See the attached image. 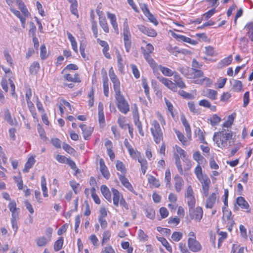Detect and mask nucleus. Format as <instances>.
<instances>
[{
    "mask_svg": "<svg viewBox=\"0 0 253 253\" xmlns=\"http://www.w3.org/2000/svg\"><path fill=\"white\" fill-rule=\"evenodd\" d=\"M233 132L229 129L222 128L221 130L214 133L213 140L218 147H227L230 146V141L233 136Z\"/></svg>",
    "mask_w": 253,
    "mask_h": 253,
    "instance_id": "obj_1",
    "label": "nucleus"
},
{
    "mask_svg": "<svg viewBox=\"0 0 253 253\" xmlns=\"http://www.w3.org/2000/svg\"><path fill=\"white\" fill-rule=\"evenodd\" d=\"M150 130L155 143L157 144L160 143L161 140L163 139V133L157 121H153Z\"/></svg>",
    "mask_w": 253,
    "mask_h": 253,
    "instance_id": "obj_2",
    "label": "nucleus"
},
{
    "mask_svg": "<svg viewBox=\"0 0 253 253\" xmlns=\"http://www.w3.org/2000/svg\"><path fill=\"white\" fill-rule=\"evenodd\" d=\"M115 97L117 101L118 109L122 113L126 114L129 111V106L125 97L121 94V92L115 94Z\"/></svg>",
    "mask_w": 253,
    "mask_h": 253,
    "instance_id": "obj_3",
    "label": "nucleus"
},
{
    "mask_svg": "<svg viewBox=\"0 0 253 253\" xmlns=\"http://www.w3.org/2000/svg\"><path fill=\"white\" fill-rule=\"evenodd\" d=\"M109 75L111 81L113 84V88L115 94L120 93V82L116 75L115 74L112 67H111L109 70Z\"/></svg>",
    "mask_w": 253,
    "mask_h": 253,
    "instance_id": "obj_4",
    "label": "nucleus"
},
{
    "mask_svg": "<svg viewBox=\"0 0 253 253\" xmlns=\"http://www.w3.org/2000/svg\"><path fill=\"white\" fill-rule=\"evenodd\" d=\"M203 211L201 207H198L195 209H189V215L192 219L200 221L203 217Z\"/></svg>",
    "mask_w": 253,
    "mask_h": 253,
    "instance_id": "obj_5",
    "label": "nucleus"
},
{
    "mask_svg": "<svg viewBox=\"0 0 253 253\" xmlns=\"http://www.w3.org/2000/svg\"><path fill=\"white\" fill-rule=\"evenodd\" d=\"M222 212L223 213L222 216L223 222L225 224L230 225L233 226L235 224L233 217L231 216L232 212L231 211H228L226 207L222 208Z\"/></svg>",
    "mask_w": 253,
    "mask_h": 253,
    "instance_id": "obj_6",
    "label": "nucleus"
},
{
    "mask_svg": "<svg viewBox=\"0 0 253 253\" xmlns=\"http://www.w3.org/2000/svg\"><path fill=\"white\" fill-rule=\"evenodd\" d=\"M198 180L201 182L202 184L204 196L207 197L209 194L210 184L211 183L210 179L206 175H205L203 177Z\"/></svg>",
    "mask_w": 253,
    "mask_h": 253,
    "instance_id": "obj_7",
    "label": "nucleus"
},
{
    "mask_svg": "<svg viewBox=\"0 0 253 253\" xmlns=\"http://www.w3.org/2000/svg\"><path fill=\"white\" fill-rule=\"evenodd\" d=\"M157 78L162 84H163L169 89L173 91H177V87H176V85L175 84V83H173L170 80H169L168 79L165 78L163 76L158 77Z\"/></svg>",
    "mask_w": 253,
    "mask_h": 253,
    "instance_id": "obj_8",
    "label": "nucleus"
},
{
    "mask_svg": "<svg viewBox=\"0 0 253 253\" xmlns=\"http://www.w3.org/2000/svg\"><path fill=\"white\" fill-rule=\"evenodd\" d=\"M188 247L191 251L193 252H197L201 250L200 244L196 240L192 238L188 239Z\"/></svg>",
    "mask_w": 253,
    "mask_h": 253,
    "instance_id": "obj_9",
    "label": "nucleus"
},
{
    "mask_svg": "<svg viewBox=\"0 0 253 253\" xmlns=\"http://www.w3.org/2000/svg\"><path fill=\"white\" fill-rule=\"evenodd\" d=\"M138 28L141 32L148 36L155 37L157 36V32L155 30L152 28L146 27L142 25H138Z\"/></svg>",
    "mask_w": 253,
    "mask_h": 253,
    "instance_id": "obj_10",
    "label": "nucleus"
},
{
    "mask_svg": "<svg viewBox=\"0 0 253 253\" xmlns=\"http://www.w3.org/2000/svg\"><path fill=\"white\" fill-rule=\"evenodd\" d=\"M96 12L99 16V24L101 28L103 29V31L105 33H109V29L108 27V25L107 23L105 17H101V15L102 14V12L100 10H96Z\"/></svg>",
    "mask_w": 253,
    "mask_h": 253,
    "instance_id": "obj_11",
    "label": "nucleus"
},
{
    "mask_svg": "<svg viewBox=\"0 0 253 253\" xmlns=\"http://www.w3.org/2000/svg\"><path fill=\"white\" fill-rule=\"evenodd\" d=\"M123 39L124 41L130 40L131 39V35L130 32L129 28L127 23V20L126 19L123 25Z\"/></svg>",
    "mask_w": 253,
    "mask_h": 253,
    "instance_id": "obj_12",
    "label": "nucleus"
},
{
    "mask_svg": "<svg viewBox=\"0 0 253 253\" xmlns=\"http://www.w3.org/2000/svg\"><path fill=\"white\" fill-rule=\"evenodd\" d=\"M10 10L16 16L19 18L21 23L22 27L24 28L25 27L26 19L29 16H26L22 13L21 14L20 11L16 10L13 6H11V7L10 8Z\"/></svg>",
    "mask_w": 253,
    "mask_h": 253,
    "instance_id": "obj_13",
    "label": "nucleus"
},
{
    "mask_svg": "<svg viewBox=\"0 0 253 253\" xmlns=\"http://www.w3.org/2000/svg\"><path fill=\"white\" fill-rule=\"evenodd\" d=\"M174 187L177 192H179L183 188L184 181L178 175H176L174 177Z\"/></svg>",
    "mask_w": 253,
    "mask_h": 253,
    "instance_id": "obj_14",
    "label": "nucleus"
},
{
    "mask_svg": "<svg viewBox=\"0 0 253 253\" xmlns=\"http://www.w3.org/2000/svg\"><path fill=\"white\" fill-rule=\"evenodd\" d=\"M111 191L113 194V204L115 206L118 207L121 199L123 197L118 190L113 188L111 189Z\"/></svg>",
    "mask_w": 253,
    "mask_h": 253,
    "instance_id": "obj_15",
    "label": "nucleus"
},
{
    "mask_svg": "<svg viewBox=\"0 0 253 253\" xmlns=\"http://www.w3.org/2000/svg\"><path fill=\"white\" fill-rule=\"evenodd\" d=\"M107 15L108 18L110 19L111 24L116 32L117 34L119 33V29L118 26V23L116 20V17L114 14L111 13L109 12H107Z\"/></svg>",
    "mask_w": 253,
    "mask_h": 253,
    "instance_id": "obj_16",
    "label": "nucleus"
},
{
    "mask_svg": "<svg viewBox=\"0 0 253 253\" xmlns=\"http://www.w3.org/2000/svg\"><path fill=\"white\" fill-rule=\"evenodd\" d=\"M236 117V114L235 113H233L232 114L229 115L227 121H226L222 125V128H226V129L231 128Z\"/></svg>",
    "mask_w": 253,
    "mask_h": 253,
    "instance_id": "obj_17",
    "label": "nucleus"
},
{
    "mask_svg": "<svg viewBox=\"0 0 253 253\" xmlns=\"http://www.w3.org/2000/svg\"><path fill=\"white\" fill-rule=\"evenodd\" d=\"M180 119L183 126L185 127L187 136L189 139H190L191 137V130L189 123L184 115L181 116Z\"/></svg>",
    "mask_w": 253,
    "mask_h": 253,
    "instance_id": "obj_18",
    "label": "nucleus"
},
{
    "mask_svg": "<svg viewBox=\"0 0 253 253\" xmlns=\"http://www.w3.org/2000/svg\"><path fill=\"white\" fill-rule=\"evenodd\" d=\"M100 169L103 176L106 179H108L110 176V173L108 170L105 163L103 159L99 161Z\"/></svg>",
    "mask_w": 253,
    "mask_h": 253,
    "instance_id": "obj_19",
    "label": "nucleus"
},
{
    "mask_svg": "<svg viewBox=\"0 0 253 253\" xmlns=\"http://www.w3.org/2000/svg\"><path fill=\"white\" fill-rule=\"evenodd\" d=\"M216 199V194L212 193L210 195L206 201V207L208 209H211L213 207Z\"/></svg>",
    "mask_w": 253,
    "mask_h": 253,
    "instance_id": "obj_20",
    "label": "nucleus"
},
{
    "mask_svg": "<svg viewBox=\"0 0 253 253\" xmlns=\"http://www.w3.org/2000/svg\"><path fill=\"white\" fill-rule=\"evenodd\" d=\"M176 150L177 153L174 154V158L178 157L179 158L180 157L182 158L183 161L186 162L188 160L187 158L186 153L184 150L181 149L180 147L176 146Z\"/></svg>",
    "mask_w": 253,
    "mask_h": 253,
    "instance_id": "obj_21",
    "label": "nucleus"
},
{
    "mask_svg": "<svg viewBox=\"0 0 253 253\" xmlns=\"http://www.w3.org/2000/svg\"><path fill=\"white\" fill-rule=\"evenodd\" d=\"M100 190L105 199L110 203L112 202L111 194L108 188L105 185L101 186Z\"/></svg>",
    "mask_w": 253,
    "mask_h": 253,
    "instance_id": "obj_22",
    "label": "nucleus"
},
{
    "mask_svg": "<svg viewBox=\"0 0 253 253\" xmlns=\"http://www.w3.org/2000/svg\"><path fill=\"white\" fill-rule=\"evenodd\" d=\"M232 85V89L234 91L239 92L242 90L243 84L241 81L233 80L230 81Z\"/></svg>",
    "mask_w": 253,
    "mask_h": 253,
    "instance_id": "obj_23",
    "label": "nucleus"
},
{
    "mask_svg": "<svg viewBox=\"0 0 253 253\" xmlns=\"http://www.w3.org/2000/svg\"><path fill=\"white\" fill-rule=\"evenodd\" d=\"M177 70L186 78L189 79L192 78V77L190 76L191 70L188 67L186 66H180Z\"/></svg>",
    "mask_w": 253,
    "mask_h": 253,
    "instance_id": "obj_24",
    "label": "nucleus"
},
{
    "mask_svg": "<svg viewBox=\"0 0 253 253\" xmlns=\"http://www.w3.org/2000/svg\"><path fill=\"white\" fill-rule=\"evenodd\" d=\"M4 119L11 126H13L16 122V120H13L12 119L11 114L8 109H5L4 110Z\"/></svg>",
    "mask_w": 253,
    "mask_h": 253,
    "instance_id": "obj_25",
    "label": "nucleus"
},
{
    "mask_svg": "<svg viewBox=\"0 0 253 253\" xmlns=\"http://www.w3.org/2000/svg\"><path fill=\"white\" fill-rule=\"evenodd\" d=\"M36 160L34 157H31L29 158L25 165V167L23 170V172L26 173L29 172V169L32 168Z\"/></svg>",
    "mask_w": 253,
    "mask_h": 253,
    "instance_id": "obj_26",
    "label": "nucleus"
},
{
    "mask_svg": "<svg viewBox=\"0 0 253 253\" xmlns=\"http://www.w3.org/2000/svg\"><path fill=\"white\" fill-rule=\"evenodd\" d=\"M50 239H47L44 236L38 237L36 239V242L38 247L45 246L50 242Z\"/></svg>",
    "mask_w": 253,
    "mask_h": 253,
    "instance_id": "obj_27",
    "label": "nucleus"
},
{
    "mask_svg": "<svg viewBox=\"0 0 253 253\" xmlns=\"http://www.w3.org/2000/svg\"><path fill=\"white\" fill-rule=\"evenodd\" d=\"M232 60V57L231 55L228 56L221 60L217 65V67L218 68H222L224 67L227 66L229 65Z\"/></svg>",
    "mask_w": 253,
    "mask_h": 253,
    "instance_id": "obj_28",
    "label": "nucleus"
},
{
    "mask_svg": "<svg viewBox=\"0 0 253 253\" xmlns=\"http://www.w3.org/2000/svg\"><path fill=\"white\" fill-rule=\"evenodd\" d=\"M236 203L241 208L249 210V205L244 197H238L236 200Z\"/></svg>",
    "mask_w": 253,
    "mask_h": 253,
    "instance_id": "obj_29",
    "label": "nucleus"
},
{
    "mask_svg": "<svg viewBox=\"0 0 253 253\" xmlns=\"http://www.w3.org/2000/svg\"><path fill=\"white\" fill-rule=\"evenodd\" d=\"M143 56L145 59L149 63L150 66L153 68L155 69L157 67V64L154 60L152 58L150 54H148L146 52L144 53Z\"/></svg>",
    "mask_w": 253,
    "mask_h": 253,
    "instance_id": "obj_30",
    "label": "nucleus"
},
{
    "mask_svg": "<svg viewBox=\"0 0 253 253\" xmlns=\"http://www.w3.org/2000/svg\"><path fill=\"white\" fill-rule=\"evenodd\" d=\"M16 4L18 5L19 8L24 15L26 16H29L30 13L22 0H19Z\"/></svg>",
    "mask_w": 253,
    "mask_h": 253,
    "instance_id": "obj_31",
    "label": "nucleus"
},
{
    "mask_svg": "<svg viewBox=\"0 0 253 253\" xmlns=\"http://www.w3.org/2000/svg\"><path fill=\"white\" fill-rule=\"evenodd\" d=\"M67 36L69 40H70L72 48L73 50L76 52L78 53V46L77 43L74 36L69 32H67Z\"/></svg>",
    "mask_w": 253,
    "mask_h": 253,
    "instance_id": "obj_32",
    "label": "nucleus"
},
{
    "mask_svg": "<svg viewBox=\"0 0 253 253\" xmlns=\"http://www.w3.org/2000/svg\"><path fill=\"white\" fill-rule=\"evenodd\" d=\"M41 186L42 190L43 192V196L44 197H48L47 188L46 187V181L45 177L44 175H42L41 177Z\"/></svg>",
    "mask_w": 253,
    "mask_h": 253,
    "instance_id": "obj_33",
    "label": "nucleus"
},
{
    "mask_svg": "<svg viewBox=\"0 0 253 253\" xmlns=\"http://www.w3.org/2000/svg\"><path fill=\"white\" fill-rule=\"evenodd\" d=\"M40 69V64L37 61H35L31 64L29 68V71L31 74L36 75Z\"/></svg>",
    "mask_w": 253,
    "mask_h": 253,
    "instance_id": "obj_34",
    "label": "nucleus"
},
{
    "mask_svg": "<svg viewBox=\"0 0 253 253\" xmlns=\"http://www.w3.org/2000/svg\"><path fill=\"white\" fill-rule=\"evenodd\" d=\"M159 69L164 76L170 77L174 75V72L167 67L160 65L159 66Z\"/></svg>",
    "mask_w": 253,
    "mask_h": 253,
    "instance_id": "obj_35",
    "label": "nucleus"
},
{
    "mask_svg": "<svg viewBox=\"0 0 253 253\" xmlns=\"http://www.w3.org/2000/svg\"><path fill=\"white\" fill-rule=\"evenodd\" d=\"M103 82L104 94L105 96L108 97L109 95L108 79L106 75L103 77Z\"/></svg>",
    "mask_w": 253,
    "mask_h": 253,
    "instance_id": "obj_36",
    "label": "nucleus"
},
{
    "mask_svg": "<svg viewBox=\"0 0 253 253\" xmlns=\"http://www.w3.org/2000/svg\"><path fill=\"white\" fill-rule=\"evenodd\" d=\"M195 83L197 84H205L206 86H210L212 84V82L210 78L205 77L202 79L196 80L195 81Z\"/></svg>",
    "mask_w": 253,
    "mask_h": 253,
    "instance_id": "obj_37",
    "label": "nucleus"
},
{
    "mask_svg": "<svg viewBox=\"0 0 253 253\" xmlns=\"http://www.w3.org/2000/svg\"><path fill=\"white\" fill-rule=\"evenodd\" d=\"M190 74V76L192 77V78L196 79L203 77L204 73L199 69H194V70H191Z\"/></svg>",
    "mask_w": 253,
    "mask_h": 253,
    "instance_id": "obj_38",
    "label": "nucleus"
},
{
    "mask_svg": "<svg viewBox=\"0 0 253 253\" xmlns=\"http://www.w3.org/2000/svg\"><path fill=\"white\" fill-rule=\"evenodd\" d=\"M217 94V91L213 89H207L206 91V95L212 100L216 99Z\"/></svg>",
    "mask_w": 253,
    "mask_h": 253,
    "instance_id": "obj_39",
    "label": "nucleus"
},
{
    "mask_svg": "<svg viewBox=\"0 0 253 253\" xmlns=\"http://www.w3.org/2000/svg\"><path fill=\"white\" fill-rule=\"evenodd\" d=\"M158 239V240L161 242L162 244L166 248L168 251L170 253L172 252V248L165 238L160 237Z\"/></svg>",
    "mask_w": 253,
    "mask_h": 253,
    "instance_id": "obj_40",
    "label": "nucleus"
},
{
    "mask_svg": "<svg viewBox=\"0 0 253 253\" xmlns=\"http://www.w3.org/2000/svg\"><path fill=\"white\" fill-rule=\"evenodd\" d=\"M148 182L151 185L156 187H159L160 185L159 180L156 179L154 176L149 175L148 177Z\"/></svg>",
    "mask_w": 253,
    "mask_h": 253,
    "instance_id": "obj_41",
    "label": "nucleus"
},
{
    "mask_svg": "<svg viewBox=\"0 0 253 253\" xmlns=\"http://www.w3.org/2000/svg\"><path fill=\"white\" fill-rule=\"evenodd\" d=\"M63 244V238L62 237L59 238L54 243V250L55 251H59L62 249Z\"/></svg>",
    "mask_w": 253,
    "mask_h": 253,
    "instance_id": "obj_42",
    "label": "nucleus"
},
{
    "mask_svg": "<svg viewBox=\"0 0 253 253\" xmlns=\"http://www.w3.org/2000/svg\"><path fill=\"white\" fill-rule=\"evenodd\" d=\"M134 123H135V125L137 126V127L138 129L139 134L141 136H143L144 135V133L142 129V124H141V122L140 121L138 117L136 119H135Z\"/></svg>",
    "mask_w": 253,
    "mask_h": 253,
    "instance_id": "obj_43",
    "label": "nucleus"
},
{
    "mask_svg": "<svg viewBox=\"0 0 253 253\" xmlns=\"http://www.w3.org/2000/svg\"><path fill=\"white\" fill-rule=\"evenodd\" d=\"M4 57L6 60L7 63L9 65V66L11 67H13V60L9 54L8 51L7 50H4L3 51Z\"/></svg>",
    "mask_w": 253,
    "mask_h": 253,
    "instance_id": "obj_44",
    "label": "nucleus"
},
{
    "mask_svg": "<svg viewBox=\"0 0 253 253\" xmlns=\"http://www.w3.org/2000/svg\"><path fill=\"white\" fill-rule=\"evenodd\" d=\"M171 176H170V172L169 169H167L165 172V180L166 182V187L170 188L171 187Z\"/></svg>",
    "mask_w": 253,
    "mask_h": 253,
    "instance_id": "obj_45",
    "label": "nucleus"
},
{
    "mask_svg": "<svg viewBox=\"0 0 253 253\" xmlns=\"http://www.w3.org/2000/svg\"><path fill=\"white\" fill-rule=\"evenodd\" d=\"M40 56L42 60L46 59L48 57V54L46 52V49L44 44L41 45Z\"/></svg>",
    "mask_w": 253,
    "mask_h": 253,
    "instance_id": "obj_46",
    "label": "nucleus"
},
{
    "mask_svg": "<svg viewBox=\"0 0 253 253\" xmlns=\"http://www.w3.org/2000/svg\"><path fill=\"white\" fill-rule=\"evenodd\" d=\"M194 172L198 179H200V178L205 176V175H203L202 173V169L199 165L196 167Z\"/></svg>",
    "mask_w": 253,
    "mask_h": 253,
    "instance_id": "obj_47",
    "label": "nucleus"
},
{
    "mask_svg": "<svg viewBox=\"0 0 253 253\" xmlns=\"http://www.w3.org/2000/svg\"><path fill=\"white\" fill-rule=\"evenodd\" d=\"M221 121V118L216 115H214L210 119L211 124L212 126L217 125Z\"/></svg>",
    "mask_w": 253,
    "mask_h": 253,
    "instance_id": "obj_48",
    "label": "nucleus"
},
{
    "mask_svg": "<svg viewBox=\"0 0 253 253\" xmlns=\"http://www.w3.org/2000/svg\"><path fill=\"white\" fill-rule=\"evenodd\" d=\"M91 196L93 198L94 202L96 204H100V200L98 196L97 195V194L95 193V189L94 187H93L91 189Z\"/></svg>",
    "mask_w": 253,
    "mask_h": 253,
    "instance_id": "obj_49",
    "label": "nucleus"
},
{
    "mask_svg": "<svg viewBox=\"0 0 253 253\" xmlns=\"http://www.w3.org/2000/svg\"><path fill=\"white\" fill-rule=\"evenodd\" d=\"M141 49L142 51L143 54L145 52L151 54L154 50V47L151 43H148L146 45L145 48L141 47Z\"/></svg>",
    "mask_w": 253,
    "mask_h": 253,
    "instance_id": "obj_50",
    "label": "nucleus"
},
{
    "mask_svg": "<svg viewBox=\"0 0 253 253\" xmlns=\"http://www.w3.org/2000/svg\"><path fill=\"white\" fill-rule=\"evenodd\" d=\"M175 133L179 140L181 141L183 145H186L187 140L184 135L178 130H176Z\"/></svg>",
    "mask_w": 253,
    "mask_h": 253,
    "instance_id": "obj_51",
    "label": "nucleus"
},
{
    "mask_svg": "<svg viewBox=\"0 0 253 253\" xmlns=\"http://www.w3.org/2000/svg\"><path fill=\"white\" fill-rule=\"evenodd\" d=\"M188 106L190 111L194 114H198L199 110L197 109L193 102H189L188 103Z\"/></svg>",
    "mask_w": 253,
    "mask_h": 253,
    "instance_id": "obj_52",
    "label": "nucleus"
},
{
    "mask_svg": "<svg viewBox=\"0 0 253 253\" xmlns=\"http://www.w3.org/2000/svg\"><path fill=\"white\" fill-rule=\"evenodd\" d=\"M91 24V29L93 33V36L95 38H97L98 37V28L97 22L95 20H92Z\"/></svg>",
    "mask_w": 253,
    "mask_h": 253,
    "instance_id": "obj_53",
    "label": "nucleus"
},
{
    "mask_svg": "<svg viewBox=\"0 0 253 253\" xmlns=\"http://www.w3.org/2000/svg\"><path fill=\"white\" fill-rule=\"evenodd\" d=\"M175 163L177 168L178 172L181 175H182L183 174V171L179 158H178V157L177 158H175Z\"/></svg>",
    "mask_w": 253,
    "mask_h": 253,
    "instance_id": "obj_54",
    "label": "nucleus"
},
{
    "mask_svg": "<svg viewBox=\"0 0 253 253\" xmlns=\"http://www.w3.org/2000/svg\"><path fill=\"white\" fill-rule=\"evenodd\" d=\"M116 166L118 170L120 171L122 173H125L126 172L125 165L122 162L117 161Z\"/></svg>",
    "mask_w": 253,
    "mask_h": 253,
    "instance_id": "obj_55",
    "label": "nucleus"
},
{
    "mask_svg": "<svg viewBox=\"0 0 253 253\" xmlns=\"http://www.w3.org/2000/svg\"><path fill=\"white\" fill-rule=\"evenodd\" d=\"M142 84L144 89V92L146 95H147V97H148L149 94V87L148 85L147 80L146 79H143L142 80Z\"/></svg>",
    "mask_w": 253,
    "mask_h": 253,
    "instance_id": "obj_56",
    "label": "nucleus"
},
{
    "mask_svg": "<svg viewBox=\"0 0 253 253\" xmlns=\"http://www.w3.org/2000/svg\"><path fill=\"white\" fill-rule=\"evenodd\" d=\"M177 38L179 40L187 43L194 44L195 42L194 41L192 40L190 38L186 37L184 36L179 35L177 36Z\"/></svg>",
    "mask_w": 253,
    "mask_h": 253,
    "instance_id": "obj_57",
    "label": "nucleus"
},
{
    "mask_svg": "<svg viewBox=\"0 0 253 253\" xmlns=\"http://www.w3.org/2000/svg\"><path fill=\"white\" fill-rule=\"evenodd\" d=\"M146 216L151 219H153L155 217V211L152 209H148L146 210Z\"/></svg>",
    "mask_w": 253,
    "mask_h": 253,
    "instance_id": "obj_58",
    "label": "nucleus"
},
{
    "mask_svg": "<svg viewBox=\"0 0 253 253\" xmlns=\"http://www.w3.org/2000/svg\"><path fill=\"white\" fill-rule=\"evenodd\" d=\"M182 237V234L181 233L179 232H174L171 236V238L175 242H178L181 239Z\"/></svg>",
    "mask_w": 253,
    "mask_h": 253,
    "instance_id": "obj_59",
    "label": "nucleus"
},
{
    "mask_svg": "<svg viewBox=\"0 0 253 253\" xmlns=\"http://www.w3.org/2000/svg\"><path fill=\"white\" fill-rule=\"evenodd\" d=\"M63 148L65 151L70 154H72L75 152V150L67 143L63 144Z\"/></svg>",
    "mask_w": 253,
    "mask_h": 253,
    "instance_id": "obj_60",
    "label": "nucleus"
},
{
    "mask_svg": "<svg viewBox=\"0 0 253 253\" xmlns=\"http://www.w3.org/2000/svg\"><path fill=\"white\" fill-rule=\"evenodd\" d=\"M187 198L188 199L187 203L189 209L194 208L196 202L194 196L187 197Z\"/></svg>",
    "mask_w": 253,
    "mask_h": 253,
    "instance_id": "obj_61",
    "label": "nucleus"
},
{
    "mask_svg": "<svg viewBox=\"0 0 253 253\" xmlns=\"http://www.w3.org/2000/svg\"><path fill=\"white\" fill-rule=\"evenodd\" d=\"M35 97L36 99V105L38 110L42 113H43L44 112V110L42 102L40 101V99L37 95H36Z\"/></svg>",
    "mask_w": 253,
    "mask_h": 253,
    "instance_id": "obj_62",
    "label": "nucleus"
},
{
    "mask_svg": "<svg viewBox=\"0 0 253 253\" xmlns=\"http://www.w3.org/2000/svg\"><path fill=\"white\" fill-rule=\"evenodd\" d=\"M193 159L198 163L204 159V157L201 155L199 151H196L193 154Z\"/></svg>",
    "mask_w": 253,
    "mask_h": 253,
    "instance_id": "obj_63",
    "label": "nucleus"
},
{
    "mask_svg": "<svg viewBox=\"0 0 253 253\" xmlns=\"http://www.w3.org/2000/svg\"><path fill=\"white\" fill-rule=\"evenodd\" d=\"M231 253H244V249L240 248L238 249V246L234 244Z\"/></svg>",
    "mask_w": 253,
    "mask_h": 253,
    "instance_id": "obj_64",
    "label": "nucleus"
}]
</instances>
